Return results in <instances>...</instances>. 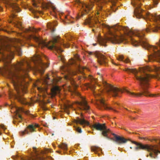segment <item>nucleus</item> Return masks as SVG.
I'll use <instances>...</instances> for the list:
<instances>
[{
	"instance_id": "09e8293b",
	"label": "nucleus",
	"mask_w": 160,
	"mask_h": 160,
	"mask_svg": "<svg viewBox=\"0 0 160 160\" xmlns=\"http://www.w3.org/2000/svg\"><path fill=\"white\" fill-rule=\"evenodd\" d=\"M71 84H72V85L73 86H74V87H77V85H76V84L74 85V82H72V81H71Z\"/></svg>"
},
{
	"instance_id": "aec40b11",
	"label": "nucleus",
	"mask_w": 160,
	"mask_h": 160,
	"mask_svg": "<svg viewBox=\"0 0 160 160\" xmlns=\"http://www.w3.org/2000/svg\"><path fill=\"white\" fill-rule=\"evenodd\" d=\"M135 5L137 7L135 10V14L137 18H139L142 15L141 14L142 9L139 8L138 4L135 3Z\"/></svg>"
},
{
	"instance_id": "c85d7f7f",
	"label": "nucleus",
	"mask_w": 160,
	"mask_h": 160,
	"mask_svg": "<svg viewBox=\"0 0 160 160\" xmlns=\"http://www.w3.org/2000/svg\"><path fill=\"white\" fill-rule=\"evenodd\" d=\"M11 48V47L9 45H7L2 46L1 47V49L2 50H8Z\"/></svg>"
},
{
	"instance_id": "b1692460",
	"label": "nucleus",
	"mask_w": 160,
	"mask_h": 160,
	"mask_svg": "<svg viewBox=\"0 0 160 160\" xmlns=\"http://www.w3.org/2000/svg\"><path fill=\"white\" fill-rule=\"evenodd\" d=\"M37 89L40 92L42 93L41 95L42 96L43 98H45L47 91L46 88H43V87H37Z\"/></svg>"
},
{
	"instance_id": "39448f33",
	"label": "nucleus",
	"mask_w": 160,
	"mask_h": 160,
	"mask_svg": "<svg viewBox=\"0 0 160 160\" xmlns=\"http://www.w3.org/2000/svg\"><path fill=\"white\" fill-rule=\"evenodd\" d=\"M92 127L98 131H102V135L103 136L109 138L108 134L111 132L109 128H107L105 124H101L99 123H94L92 125Z\"/></svg>"
},
{
	"instance_id": "a19ab883",
	"label": "nucleus",
	"mask_w": 160,
	"mask_h": 160,
	"mask_svg": "<svg viewBox=\"0 0 160 160\" xmlns=\"http://www.w3.org/2000/svg\"><path fill=\"white\" fill-rule=\"evenodd\" d=\"M0 127L2 128L4 130H5L6 129L4 125L3 124H1L0 125Z\"/></svg>"
},
{
	"instance_id": "37998d69",
	"label": "nucleus",
	"mask_w": 160,
	"mask_h": 160,
	"mask_svg": "<svg viewBox=\"0 0 160 160\" xmlns=\"http://www.w3.org/2000/svg\"><path fill=\"white\" fill-rule=\"evenodd\" d=\"M64 78L66 79H70V78L69 75L65 76Z\"/></svg>"
},
{
	"instance_id": "6e6552de",
	"label": "nucleus",
	"mask_w": 160,
	"mask_h": 160,
	"mask_svg": "<svg viewBox=\"0 0 160 160\" xmlns=\"http://www.w3.org/2000/svg\"><path fill=\"white\" fill-rule=\"evenodd\" d=\"M32 38L38 43L39 47L41 48L46 46L49 49H51L53 46L54 42H51L52 41L47 43L44 40L35 36H32Z\"/></svg>"
},
{
	"instance_id": "72a5a7b5",
	"label": "nucleus",
	"mask_w": 160,
	"mask_h": 160,
	"mask_svg": "<svg viewBox=\"0 0 160 160\" xmlns=\"http://www.w3.org/2000/svg\"><path fill=\"white\" fill-rule=\"evenodd\" d=\"M98 40L101 44H102V45H104V44L103 43V42L104 43L105 40L102 38L101 37H99L98 39Z\"/></svg>"
},
{
	"instance_id": "f704fd0d",
	"label": "nucleus",
	"mask_w": 160,
	"mask_h": 160,
	"mask_svg": "<svg viewBox=\"0 0 160 160\" xmlns=\"http://www.w3.org/2000/svg\"><path fill=\"white\" fill-rule=\"evenodd\" d=\"M117 59L119 61H123V57L122 55H120L118 56V57L117 58Z\"/></svg>"
},
{
	"instance_id": "f3484780",
	"label": "nucleus",
	"mask_w": 160,
	"mask_h": 160,
	"mask_svg": "<svg viewBox=\"0 0 160 160\" xmlns=\"http://www.w3.org/2000/svg\"><path fill=\"white\" fill-rule=\"evenodd\" d=\"M113 135H115V141L118 144H121L126 143L128 140L123 137L116 136L115 134H113Z\"/></svg>"
},
{
	"instance_id": "6ab92c4d",
	"label": "nucleus",
	"mask_w": 160,
	"mask_h": 160,
	"mask_svg": "<svg viewBox=\"0 0 160 160\" xmlns=\"http://www.w3.org/2000/svg\"><path fill=\"white\" fill-rule=\"evenodd\" d=\"M147 18L149 19H152L154 21L160 20V15H157L156 13H147Z\"/></svg>"
},
{
	"instance_id": "7ed1b4c3",
	"label": "nucleus",
	"mask_w": 160,
	"mask_h": 160,
	"mask_svg": "<svg viewBox=\"0 0 160 160\" xmlns=\"http://www.w3.org/2000/svg\"><path fill=\"white\" fill-rule=\"evenodd\" d=\"M28 70H24L19 73L12 74L10 77L12 79L13 85L18 93V90L22 91L23 93L26 92V87L23 86L24 84V80L25 77L28 76Z\"/></svg>"
},
{
	"instance_id": "bb28decb",
	"label": "nucleus",
	"mask_w": 160,
	"mask_h": 160,
	"mask_svg": "<svg viewBox=\"0 0 160 160\" xmlns=\"http://www.w3.org/2000/svg\"><path fill=\"white\" fill-rule=\"evenodd\" d=\"M52 4L51 3H43L42 4V7L43 8L47 9L48 8L51 7Z\"/></svg>"
},
{
	"instance_id": "2f4dec72",
	"label": "nucleus",
	"mask_w": 160,
	"mask_h": 160,
	"mask_svg": "<svg viewBox=\"0 0 160 160\" xmlns=\"http://www.w3.org/2000/svg\"><path fill=\"white\" fill-rule=\"evenodd\" d=\"M18 101L22 103L23 104H26V102L25 101V99L22 97L19 98L18 99Z\"/></svg>"
},
{
	"instance_id": "a878e982",
	"label": "nucleus",
	"mask_w": 160,
	"mask_h": 160,
	"mask_svg": "<svg viewBox=\"0 0 160 160\" xmlns=\"http://www.w3.org/2000/svg\"><path fill=\"white\" fill-rule=\"evenodd\" d=\"M15 109L16 110V113L17 115H18V117L20 119H22V118L21 116L19 115V113L24 112V110L22 108H17L15 107Z\"/></svg>"
},
{
	"instance_id": "9b49d317",
	"label": "nucleus",
	"mask_w": 160,
	"mask_h": 160,
	"mask_svg": "<svg viewBox=\"0 0 160 160\" xmlns=\"http://www.w3.org/2000/svg\"><path fill=\"white\" fill-rule=\"evenodd\" d=\"M128 28H126L127 33L128 35L131 37V35H134L142 38L144 36V34L142 31H138L137 30H134L132 29L128 30Z\"/></svg>"
},
{
	"instance_id": "412c9836",
	"label": "nucleus",
	"mask_w": 160,
	"mask_h": 160,
	"mask_svg": "<svg viewBox=\"0 0 160 160\" xmlns=\"http://www.w3.org/2000/svg\"><path fill=\"white\" fill-rule=\"evenodd\" d=\"M60 91V90L58 86L53 87L51 90L52 97H54L57 94L59 93Z\"/></svg>"
},
{
	"instance_id": "774afa93",
	"label": "nucleus",
	"mask_w": 160,
	"mask_h": 160,
	"mask_svg": "<svg viewBox=\"0 0 160 160\" xmlns=\"http://www.w3.org/2000/svg\"><path fill=\"white\" fill-rule=\"evenodd\" d=\"M40 159H41V160H44V158H42Z\"/></svg>"
},
{
	"instance_id": "a211bd4d",
	"label": "nucleus",
	"mask_w": 160,
	"mask_h": 160,
	"mask_svg": "<svg viewBox=\"0 0 160 160\" xmlns=\"http://www.w3.org/2000/svg\"><path fill=\"white\" fill-rule=\"evenodd\" d=\"M4 2L8 4H10L12 8L17 12L20 11V8L15 2H10L7 0H5L4 1Z\"/></svg>"
},
{
	"instance_id": "6e6d98bb",
	"label": "nucleus",
	"mask_w": 160,
	"mask_h": 160,
	"mask_svg": "<svg viewBox=\"0 0 160 160\" xmlns=\"http://www.w3.org/2000/svg\"><path fill=\"white\" fill-rule=\"evenodd\" d=\"M79 17H80V15H78V16L76 17V19H78L79 18Z\"/></svg>"
},
{
	"instance_id": "4c0bfd02",
	"label": "nucleus",
	"mask_w": 160,
	"mask_h": 160,
	"mask_svg": "<svg viewBox=\"0 0 160 160\" xmlns=\"http://www.w3.org/2000/svg\"><path fill=\"white\" fill-rule=\"evenodd\" d=\"M76 130L79 133H81L82 132L81 129L79 127L76 128Z\"/></svg>"
},
{
	"instance_id": "0eeeda50",
	"label": "nucleus",
	"mask_w": 160,
	"mask_h": 160,
	"mask_svg": "<svg viewBox=\"0 0 160 160\" xmlns=\"http://www.w3.org/2000/svg\"><path fill=\"white\" fill-rule=\"evenodd\" d=\"M111 33V36L108 38V40L113 43H118L126 39V36L120 35L117 33Z\"/></svg>"
},
{
	"instance_id": "4468645a",
	"label": "nucleus",
	"mask_w": 160,
	"mask_h": 160,
	"mask_svg": "<svg viewBox=\"0 0 160 160\" xmlns=\"http://www.w3.org/2000/svg\"><path fill=\"white\" fill-rule=\"evenodd\" d=\"M82 101L81 102H77L76 104L80 109H83L84 110H88L89 108V106L87 105L86 102L84 100V97H81Z\"/></svg>"
},
{
	"instance_id": "58836bf2",
	"label": "nucleus",
	"mask_w": 160,
	"mask_h": 160,
	"mask_svg": "<svg viewBox=\"0 0 160 160\" xmlns=\"http://www.w3.org/2000/svg\"><path fill=\"white\" fill-rule=\"evenodd\" d=\"M22 64L21 63H19L18 65H16L14 66V68H15L16 69H18V68L20 66H21Z\"/></svg>"
},
{
	"instance_id": "2eb2a0df",
	"label": "nucleus",
	"mask_w": 160,
	"mask_h": 160,
	"mask_svg": "<svg viewBox=\"0 0 160 160\" xmlns=\"http://www.w3.org/2000/svg\"><path fill=\"white\" fill-rule=\"evenodd\" d=\"M38 127V124H32L29 125L27 128L25 130V131H22V135H24L25 133L29 134V132L28 130L32 132L35 131L36 128Z\"/></svg>"
},
{
	"instance_id": "e2e57ef3",
	"label": "nucleus",
	"mask_w": 160,
	"mask_h": 160,
	"mask_svg": "<svg viewBox=\"0 0 160 160\" xmlns=\"http://www.w3.org/2000/svg\"><path fill=\"white\" fill-rule=\"evenodd\" d=\"M43 109L45 110L47 109L46 108L44 107H43Z\"/></svg>"
},
{
	"instance_id": "3c124183",
	"label": "nucleus",
	"mask_w": 160,
	"mask_h": 160,
	"mask_svg": "<svg viewBox=\"0 0 160 160\" xmlns=\"http://www.w3.org/2000/svg\"><path fill=\"white\" fill-rule=\"evenodd\" d=\"M48 79V77L47 76L46 78V79H45V83H46V84H47V82H46V80L47 79Z\"/></svg>"
},
{
	"instance_id": "8fccbe9b",
	"label": "nucleus",
	"mask_w": 160,
	"mask_h": 160,
	"mask_svg": "<svg viewBox=\"0 0 160 160\" xmlns=\"http://www.w3.org/2000/svg\"><path fill=\"white\" fill-rule=\"evenodd\" d=\"M75 58L77 60H79V56L78 55H77L75 56Z\"/></svg>"
},
{
	"instance_id": "5701e85b",
	"label": "nucleus",
	"mask_w": 160,
	"mask_h": 160,
	"mask_svg": "<svg viewBox=\"0 0 160 160\" xmlns=\"http://www.w3.org/2000/svg\"><path fill=\"white\" fill-rule=\"evenodd\" d=\"M75 62V61L74 59H70L68 63H65L64 64V65L62 66L61 67V69L64 71L67 70V67L68 66L69 64H72L73 63Z\"/></svg>"
},
{
	"instance_id": "0e129e2a",
	"label": "nucleus",
	"mask_w": 160,
	"mask_h": 160,
	"mask_svg": "<svg viewBox=\"0 0 160 160\" xmlns=\"http://www.w3.org/2000/svg\"><path fill=\"white\" fill-rule=\"evenodd\" d=\"M89 77L90 79H91L92 78V77L91 76H89Z\"/></svg>"
},
{
	"instance_id": "c756f323",
	"label": "nucleus",
	"mask_w": 160,
	"mask_h": 160,
	"mask_svg": "<svg viewBox=\"0 0 160 160\" xmlns=\"http://www.w3.org/2000/svg\"><path fill=\"white\" fill-rule=\"evenodd\" d=\"M59 148L64 150H66L67 148V145L65 143H62L59 146Z\"/></svg>"
},
{
	"instance_id": "ddd939ff",
	"label": "nucleus",
	"mask_w": 160,
	"mask_h": 160,
	"mask_svg": "<svg viewBox=\"0 0 160 160\" xmlns=\"http://www.w3.org/2000/svg\"><path fill=\"white\" fill-rule=\"evenodd\" d=\"M82 8L81 12V16H83L85 13H88V11L91 9L93 6V3L91 2L89 3H82Z\"/></svg>"
},
{
	"instance_id": "423d86ee",
	"label": "nucleus",
	"mask_w": 160,
	"mask_h": 160,
	"mask_svg": "<svg viewBox=\"0 0 160 160\" xmlns=\"http://www.w3.org/2000/svg\"><path fill=\"white\" fill-rule=\"evenodd\" d=\"M102 83L103 87L107 91L109 92L112 91V95L113 97H116L118 96V93L119 92H122V91L119 89L114 87L111 85L107 83L105 81L102 80Z\"/></svg>"
},
{
	"instance_id": "f257e3e1",
	"label": "nucleus",
	"mask_w": 160,
	"mask_h": 160,
	"mask_svg": "<svg viewBox=\"0 0 160 160\" xmlns=\"http://www.w3.org/2000/svg\"><path fill=\"white\" fill-rule=\"evenodd\" d=\"M124 70L128 73H132L134 74L136 79L139 81L141 85L143 87L144 89L147 87L149 81L151 78L160 79V77L158 76L152 75L146 73V71H150L148 67L140 68L138 71L135 68H125Z\"/></svg>"
},
{
	"instance_id": "338daca9",
	"label": "nucleus",
	"mask_w": 160,
	"mask_h": 160,
	"mask_svg": "<svg viewBox=\"0 0 160 160\" xmlns=\"http://www.w3.org/2000/svg\"><path fill=\"white\" fill-rule=\"evenodd\" d=\"M116 26H113V27H112V28H116Z\"/></svg>"
},
{
	"instance_id": "7c9ffc66",
	"label": "nucleus",
	"mask_w": 160,
	"mask_h": 160,
	"mask_svg": "<svg viewBox=\"0 0 160 160\" xmlns=\"http://www.w3.org/2000/svg\"><path fill=\"white\" fill-rule=\"evenodd\" d=\"M100 149L96 146H93L91 147V150L93 151L97 152L100 150Z\"/></svg>"
},
{
	"instance_id": "bf43d9fd",
	"label": "nucleus",
	"mask_w": 160,
	"mask_h": 160,
	"mask_svg": "<svg viewBox=\"0 0 160 160\" xmlns=\"http://www.w3.org/2000/svg\"><path fill=\"white\" fill-rule=\"evenodd\" d=\"M52 8V9L53 11L54 12L55 11L54 10H55V8L53 6Z\"/></svg>"
},
{
	"instance_id": "20e7f679",
	"label": "nucleus",
	"mask_w": 160,
	"mask_h": 160,
	"mask_svg": "<svg viewBox=\"0 0 160 160\" xmlns=\"http://www.w3.org/2000/svg\"><path fill=\"white\" fill-rule=\"evenodd\" d=\"M136 144L137 146L135 148V150L139 149L146 150L149 152V155H147V157L149 156L151 158H155L156 156L158 153H160V139L159 140V144L154 145L148 144H142L141 143H138L135 142H132Z\"/></svg>"
},
{
	"instance_id": "dca6fc26",
	"label": "nucleus",
	"mask_w": 160,
	"mask_h": 160,
	"mask_svg": "<svg viewBox=\"0 0 160 160\" xmlns=\"http://www.w3.org/2000/svg\"><path fill=\"white\" fill-rule=\"evenodd\" d=\"M96 56L98 58V63L100 64H103L106 62V59L105 57L102 54L97 52Z\"/></svg>"
},
{
	"instance_id": "f8f14e48",
	"label": "nucleus",
	"mask_w": 160,
	"mask_h": 160,
	"mask_svg": "<svg viewBox=\"0 0 160 160\" xmlns=\"http://www.w3.org/2000/svg\"><path fill=\"white\" fill-rule=\"evenodd\" d=\"M126 91L132 96L135 97H138L141 96L143 94L146 96H150L152 97H156L158 96H159V94L156 95V94H149L148 92L145 90L144 91L143 93H135L134 92H131L128 90H126Z\"/></svg>"
},
{
	"instance_id": "603ef678",
	"label": "nucleus",
	"mask_w": 160,
	"mask_h": 160,
	"mask_svg": "<svg viewBox=\"0 0 160 160\" xmlns=\"http://www.w3.org/2000/svg\"><path fill=\"white\" fill-rule=\"evenodd\" d=\"M158 2L157 1H154V4L157 5L158 4Z\"/></svg>"
},
{
	"instance_id": "e433bc0d",
	"label": "nucleus",
	"mask_w": 160,
	"mask_h": 160,
	"mask_svg": "<svg viewBox=\"0 0 160 160\" xmlns=\"http://www.w3.org/2000/svg\"><path fill=\"white\" fill-rule=\"evenodd\" d=\"M85 69H86L87 70H88V69L87 68H86L85 67H81V66H79V69L80 71V72H82V70H84Z\"/></svg>"
},
{
	"instance_id": "ea45409f",
	"label": "nucleus",
	"mask_w": 160,
	"mask_h": 160,
	"mask_svg": "<svg viewBox=\"0 0 160 160\" xmlns=\"http://www.w3.org/2000/svg\"><path fill=\"white\" fill-rule=\"evenodd\" d=\"M92 20L91 18H89L86 20L85 23L87 24H89L91 22V21Z\"/></svg>"
},
{
	"instance_id": "69168bd1",
	"label": "nucleus",
	"mask_w": 160,
	"mask_h": 160,
	"mask_svg": "<svg viewBox=\"0 0 160 160\" xmlns=\"http://www.w3.org/2000/svg\"><path fill=\"white\" fill-rule=\"evenodd\" d=\"M48 159H50V160H51L52 159V158L51 157H48Z\"/></svg>"
},
{
	"instance_id": "cd10ccee",
	"label": "nucleus",
	"mask_w": 160,
	"mask_h": 160,
	"mask_svg": "<svg viewBox=\"0 0 160 160\" xmlns=\"http://www.w3.org/2000/svg\"><path fill=\"white\" fill-rule=\"evenodd\" d=\"M100 102H101L102 105L105 109H107L108 108L106 104L104 102V100L102 98H101L99 100Z\"/></svg>"
},
{
	"instance_id": "473e14b6",
	"label": "nucleus",
	"mask_w": 160,
	"mask_h": 160,
	"mask_svg": "<svg viewBox=\"0 0 160 160\" xmlns=\"http://www.w3.org/2000/svg\"><path fill=\"white\" fill-rule=\"evenodd\" d=\"M14 48H15L16 50V52H17L18 55L19 56L21 55L22 54V52H21V48L19 47Z\"/></svg>"
},
{
	"instance_id": "1a4fd4ad",
	"label": "nucleus",
	"mask_w": 160,
	"mask_h": 160,
	"mask_svg": "<svg viewBox=\"0 0 160 160\" xmlns=\"http://www.w3.org/2000/svg\"><path fill=\"white\" fill-rule=\"evenodd\" d=\"M59 37L58 36H54L53 38V41H52L51 42H53V46L52 49L53 48H55V50L57 52L58 54V55H57V54H56V55L58 56V58L59 60H61L62 62L64 61V58L63 56H62L60 54V53L62 52H63V50L61 49V48L59 47H56L54 45V44L55 43H56L57 42L59 38Z\"/></svg>"
},
{
	"instance_id": "79ce46f5",
	"label": "nucleus",
	"mask_w": 160,
	"mask_h": 160,
	"mask_svg": "<svg viewBox=\"0 0 160 160\" xmlns=\"http://www.w3.org/2000/svg\"><path fill=\"white\" fill-rule=\"evenodd\" d=\"M150 31H151V30H150V27H148L146 29V31L147 32H150Z\"/></svg>"
},
{
	"instance_id": "9d476101",
	"label": "nucleus",
	"mask_w": 160,
	"mask_h": 160,
	"mask_svg": "<svg viewBox=\"0 0 160 160\" xmlns=\"http://www.w3.org/2000/svg\"><path fill=\"white\" fill-rule=\"evenodd\" d=\"M32 59L34 62H37L38 63L40 64L42 70H39V72L41 74H43L44 72V68H48L49 66V64L48 63L45 64L42 62L41 60L40 56L38 55H35Z\"/></svg>"
},
{
	"instance_id": "c03bdc74",
	"label": "nucleus",
	"mask_w": 160,
	"mask_h": 160,
	"mask_svg": "<svg viewBox=\"0 0 160 160\" xmlns=\"http://www.w3.org/2000/svg\"><path fill=\"white\" fill-rule=\"evenodd\" d=\"M156 70L158 72H159L160 73V67H157L156 68Z\"/></svg>"
},
{
	"instance_id": "49530a36",
	"label": "nucleus",
	"mask_w": 160,
	"mask_h": 160,
	"mask_svg": "<svg viewBox=\"0 0 160 160\" xmlns=\"http://www.w3.org/2000/svg\"><path fill=\"white\" fill-rule=\"evenodd\" d=\"M123 61L126 63H128L130 62V60L128 58H127L125 61Z\"/></svg>"
},
{
	"instance_id": "680f3d73",
	"label": "nucleus",
	"mask_w": 160,
	"mask_h": 160,
	"mask_svg": "<svg viewBox=\"0 0 160 160\" xmlns=\"http://www.w3.org/2000/svg\"><path fill=\"white\" fill-rule=\"evenodd\" d=\"M72 19H73V18H72L70 20L71 22H74L72 20Z\"/></svg>"
},
{
	"instance_id": "a18cd8bd",
	"label": "nucleus",
	"mask_w": 160,
	"mask_h": 160,
	"mask_svg": "<svg viewBox=\"0 0 160 160\" xmlns=\"http://www.w3.org/2000/svg\"><path fill=\"white\" fill-rule=\"evenodd\" d=\"M64 46L67 48H68L69 47V44L68 43H67L66 44H64Z\"/></svg>"
},
{
	"instance_id": "864d4df0",
	"label": "nucleus",
	"mask_w": 160,
	"mask_h": 160,
	"mask_svg": "<svg viewBox=\"0 0 160 160\" xmlns=\"http://www.w3.org/2000/svg\"><path fill=\"white\" fill-rule=\"evenodd\" d=\"M88 53L89 54V55H91L92 54V52H88Z\"/></svg>"
},
{
	"instance_id": "13d9d810",
	"label": "nucleus",
	"mask_w": 160,
	"mask_h": 160,
	"mask_svg": "<svg viewBox=\"0 0 160 160\" xmlns=\"http://www.w3.org/2000/svg\"><path fill=\"white\" fill-rule=\"evenodd\" d=\"M12 18H14L15 17V15L13 13L12 14Z\"/></svg>"
},
{
	"instance_id": "4be33fe9",
	"label": "nucleus",
	"mask_w": 160,
	"mask_h": 160,
	"mask_svg": "<svg viewBox=\"0 0 160 160\" xmlns=\"http://www.w3.org/2000/svg\"><path fill=\"white\" fill-rule=\"evenodd\" d=\"M74 122L76 123H79L81 125H88L89 123L84 119H80L78 118L77 119H75L74 121Z\"/></svg>"
},
{
	"instance_id": "c9c22d12",
	"label": "nucleus",
	"mask_w": 160,
	"mask_h": 160,
	"mask_svg": "<svg viewBox=\"0 0 160 160\" xmlns=\"http://www.w3.org/2000/svg\"><path fill=\"white\" fill-rule=\"evenodd\" d=\"M54 26V24L52 23H48L47 24V27L48 28L51 29Z\"/></svg>"
},
{
	"instance_id": "f03ea898",
	"label": "nucleus",
	"mask_w": 160,
	"mask_h": 160,
	"mask_svg": "<svg viewBox=\"0 0 160 160\" xmlns=\"http://www.w3.org/2000/svg\"><path fill=\"white\" fill-rule=\"evenodd\" d=\"M152 29L153 32H156L159 29H160V25L156 27L155 29L153 28H152ZM131 40L132 44L135 46L141 45L145 49L153 51L154 53L153 56L154 58H158V57L160 56V40L159 42L157 43V46L150 45L144 40H143L142 42H140L132 38H131ZM156 60L158 62L160 63V58H156Z\"/></svg>"
},
{
	"instance_id": "052dcab7",
	"label": "nucleus",
	"mask_w": 160,
	"mask_h": 160,
	"mask_svg": "<svg viewBox=\"0 0 160 160\" xmlns=\"http://www.w3.org/2000/svg\"><path fill=\"white\" fill-rule=\"evenodd\" d=\"M99 95H100L99 94H95V95L96 96V97L98 96H99Z\"/></svg>"
},
{
	"instance_id": "4d7b16f0",
	"label": "nucleus",
	"mask_w": 160,
	"mask_h": 160,
	"mask_svg": "<svg viewBox=\"0 0 160 160\" xmlns=\"http://www.w3.org/2000/svg\"><path fill=\"white\" fill-rule=\"evenodd\" d=\"M76 94L78 96L80 95V93L79 92H76Z\"/></svg>"
},
{
	"instance_id": "de8ad7c7",
	"label": "nucleus",
	"mask_w": 160,
	"mask_h": 160,
	"mask_svg": "<svg viewBox=\"0 0 160 160\" xmlns=\"http://www.w3.org/2000/svg\"><path fill=\"white\" fill-rule=\"evenodd\" d=\"M32 4H33V5L35 7H36L37 6V3L36 2L33 1V2Z\"/></svg>"
},
{
	"instance_id": "393cba45",
	"label": "nucleus",
	"mask_w": 160,
	"mask_h": 160,
	"mask_svg": "<svg viewBox=\"0 0 160 160\" xmlns=\"http://www.w3.org/2000/svg\"><path fill=\"white\" fill-rule=\"evenodd\" d=\"M13 53L12 52L10 55H8L5 59L4 61L6 63H8L10 62L11 60L13 58Z\"/></svg>"
},
{
	"instance_id": "5fc2aeb1",
	"label": "nucleus",
	"mask_w": 160,
	"mask_h": 160,
	"mask_svg": "<svg viewBox=\"0 0 160 160\" xmlns=\"http://www.w3.org/2000/svg\"><path fill=\"white\" fill-rule=\"evenodd\" d=\"M18 26L20 25V26H21L22 24L20 22H18Z\"/></svg>"
}]
</instances>
